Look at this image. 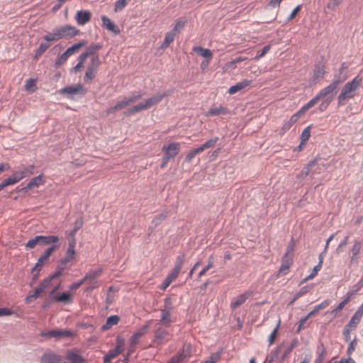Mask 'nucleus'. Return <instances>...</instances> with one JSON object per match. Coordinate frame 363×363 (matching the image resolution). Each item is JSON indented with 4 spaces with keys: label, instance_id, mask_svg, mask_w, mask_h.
<instances>
[{
    "label": "nucleus",
    "instance_id": "nucleus-1",
    "mask_svg": "<svg viewBox=\"0 0 363 363\" xmlns=\"http://www.w3.org/2000/svg\"><path fill=\"white\" fill-rule=\"evenodd\" d=\"M362 81V77L357 75L352 80L345 84L337 96V104L339 106L345 105L347 99H352L356 95V91L360 86Z\"/></svg>",
    "mask_w": 363,
    "mask_h": 363
},
{
    "label": "nucleus",
    "instance_id": "nucleus-2",
    "mask_svg": "<svg viewBox=\"0 0 363 363\" xmlns=\"http://www.w3.org/2000/svg\"><path fill=\"white\" fill-rule=\"evenodd\" d=\"M79 33V30L76 28L74 26L65 25L52 29L51 33L43 36V39L48 41H57L62 38H72L77 35Z\"/></svg>",
    "mask_w": 363,
    "mask_h": 363
},
{
    "label": "nucleus",
    "instance_id": "nucleus-3",
    "mask_svg": "<svg viewBox=\"0 0 363 363\" xmlns=\"http://www.w3.org/2000/svg\"><path fill=\"white\" fill-rule=\"evenodd\" d=\"M337 92V88L333 85L332 84H330L327 86L320 89V91L306 104L311 108L313 106H314L318 103V101L321 100V99H325L330 100V101H333Z\"/></svg>",
    "mask_w": 363,
    "mask_h": 363
},
{
    "label": "nucleus",
    "instance_id": "nucleus-4",
    "mask_svg": "<svg viewBox=\"0 0 363 363\" xmlns=\"http://www.w3.org/2000/svg\"><path fill=\"white\" fill-rule=\"evenodd\" d=\"M168 94L164 92L162 94H157L150 99H147L145 102L140 103L136 106H133L129 108L126 112V115H132L135 113L139 112L140 111L149 108L155 104H158L162 101L163 97L167 96Z\"/></svg>",
    "mask_w": 363,
    "mask_h": 363
},
{
    "label": "nucleus",
    "instance_id": "nucleus-5",
    "mask_svg": "<svg viewBox=\"0 0 363 363\" xmlns=\"http://www.w3.org/2000/svg\"><path fill=\"white\" fill-rule=\"evenodd\" d=\"M61 95L65 96L67 99H73L75 96H82L86 94V89L81 84L73 86H67L58 91Z\"/></svg>",
    "mask_w": 363,
    "mask_h": 363
},
{
    "label": "nucleus",
    "instance_id": "nucleus-6",
    "mask_svg": "<svg viewBox=\"0 0 363 363\" xmlns=\"http://www.w3.org/2000/svg\"><path fill=\"white\" fill-rule=\"evenodd\" d=\"M85 45L86 42L82 40L68 48L62 54L57 56L55 62V67L57 68L60 67L67 61L69 57L77 52L79 48L84 46Z\"/></svg>",
    "mask_w": 363,
    "mask_h": 363
},
{
    "label": "nucleus",
    "instance_id": "nucleus-7",
    "mask_svg": "<svg viewBox=\"0 0 363 363\" xmlns=\"http://www.w3.org/2000/svg\"><path fill=\"white\" fill-rule=\"evenodd\" d=\"M102 274V269L101 268L97 269H89L88 272L84 277V280L88 281L89 286L86 291H89L97 288L99 286L98 279Z\"/></svg>",
    "mask_w": 363,
    "mask_h": 363
},
{
    "label": "nucleus",
    "instance_id": "nucleus-8",
    "mask_svg": "<svg viewBox=\"0 0 363 363\" xmlns=\"http://www.w3.org/2000/svg\"><path fill=\"white\" fill-rule=\"evenodd\" d=\"M167 327H164L160 323L155 325V329L154 331L153 342L157 345H162L164 342L170 340L171 335L167 329Z\"/></svg>",
    "mask_w": 363,
    "mask_h": 363
},
{
    "label": "nucleus",
    "instance_id": "nucleus-9",
    "mask_svg": "<svg viewBox=\"0 0 363 363\" xmlns=\"http://www.w3.org/2000/svg\"><path fill=\"white\" fill-rule=\"evenodd\" d=\"M310 109L309 106L306 104L303 105L296 113L293 114L290 119L285 121L283 124V126L281 129L280 134H284L287 130H289L291 127L296 123L301 115H303L306 111Z\"/></svg>",
    "mask_w": 363,
    "mask_h": 363
},
{
    "label": "nucleus",
    "instance_id": "nucleus-10",
    "mask_svg": "<svg viewBox=\"0 0 363 363\" xmlns=\"http://www.w3.org/2000/svg\"><path fill=\"white\" fill-rule=\"evenodd\" d=\"M41 335L46 337H55L60 339L61 337H70L73 335V332L69 330H52L47 332H42Z\"/></svg>",
    "mask_w": 363,
    "mask_h": 363
},
{
    "label": "nucleus",
    "instance_id": "nucleus-11",
    "mask_svg": "<svg viewBox=\"0 0 363 363\" xmlns=\"http://www.w3.org/2000/svg\"><path fill=\"white\" fill-rule=\"evenodd\" d=\"M57 289V287H55L49 294L48 298L51 300H55L57 302H62L65 304L70 303L72 302V298L70 296L69 292L66 291L63 292L61 294H55V292Z\"/></svg>",
    "mask_w": 363,
    "mask_h": 363
},
{
    "label": "nucleus",
    "instance_id": "nucleus-12",
    "mask_svg": "<svg viewBox=\"0 0 363 363\" xmlns=\"http://www.w3.org/2000/svg\"><path fill=\"white\" fill-rule=\"evenodd\" d=\"M362 242L359 240H354L353 245L350 250V252L352 254L350 256V263L357 264L359 260V254L362 248Z\"/></svg>",
    "mask_w": 363,
    "mask_h": 363
},
{
    "label": "nucleus",
    "instance_id": "nucleus-13",
    "mask_svg": "<svg viewBox=\"0 0 363 363\" xmlns=\"http://www.w3.org/2000/svg\"><path fill=\"white\" fill-rule=\"evenodd\" d=\"M164 155L174 158L177 155L180 150V144L179 143H172L168 145H164L162 148Z\"/></svg>",
    "mask_w": 363,
    "mask_h": 363
},
{
    "label": "nucleus",
    "instance_id": "nucleus-14",
    "mask_svg": "<svg viewBox=\"0 0 363 363\" xmlns=\"http://www.w3.org/2000/svg\"><path fill=\"white\" fill-rule=\"evenodd\" d=\"M41 363H67L64 362L62 356L55 353H45L41 357Z\"/></svg>",
    "mask_w": 363,
    "mask_h": 363
},
{
    "label": "nucleus",
    "instance_id": "nucleus-15",
    "mask_svg": "<svg viewBox=\"0 0 363 363\" xmlns=\"http://www.w3.org/2000/svg\"><path fill=\"white\" fill-rule=\"evenodd\" d=\"M91 12L87 10H80L77 12L75 19L79 25H84L91 19Z\"/></svg>",
    "mask_w": 363,
    "mask_h": 363
},
{
    "label": "nucleus",
    "instance_id": "nucleus-16",
    "mask_svg": "<svg viewBox=\"0 0 363 363\" xmlns=\"http://www.w3.org/2000/svg\"><path fill=\"white\" fill-rule=\"evenodd\" d=\"M149 328V324L145 325L135 332L130 337V344L135 345L138 343L140 337L147 333Z\"/></svg>",
    "mask_w": 363,
    "mask_h": 363
},
{
    "label": "nucleus",
    "instance_id": "nucleus-17",
    "mask_svg": "<svg viewBox=\"0 0 363 363\" xmlns=\"http://www.w3.org/2000/svg\"><path fill=\"white\" fill-rule=\"evenodd\" d=\"M282 346H277L272 350L264 363H280V352Z\"/></svg>",
    "mask_w": 363,
    "mask_h": 363
},
{
    "label": "nucleus",
    "instance_id": "nucleus-18",
    "mask_svg": "<svg viewBox=\"0 0 363 363\" xmlns=\"http://www.w3.org/2000/svg\"><path fill=\"white\" fill-rule=\"evenodd\" d=\"M102 26L105 27L107 30L114 33L115 34H118L120 33V29L118 26H117L113 22L111 21L109 18L106 16H101Z\"/></svg>",
    "mask_w": 363,
    "mask_h": 363
},
{
    "label": "nucleus",
    "instance_id": "nucleus-19",
    "mask_svg": "<svg viewBox=\"0 0 363 363\" xmlns=\"http://www.w3.org/2000/svg\"><path fill=\"white\" fill-rule=\"evenodd\" d=\"M293 263V258L291 256L284 255L280 266L279 274L285 275L288 273L289 267Z\"/></svg>",
    "mask_w": 363,
    "mask_h": 363
},
{
    "label": "nucleus",
    "instance_id": "nucleus-20",
    "mask_svg": "<svg viewBox=\"0 0 363 363\" xmlns=\"http://www.w3.org/2000/svg\"><path fill=\"white\" fill-rule=\"evenodd\" d=\"M251 296V293L246 291L242 294H240L238 297L234 298L230 303V307L235 309L244 303L245 301Z\"/></svg>",
    "mask_w": 363,
    "mask_h": 363
},
{
    "label": "nucleus",
    "instance_id": "nucleus-21",
    "mask_svg": "<svg viewBox=\"0 0 363 363\" xmlns=\"http://www.w3.org/2000/svg\"><path fill=\"white\" fill-rule=\"evenodd\" d=\"M229 113V110L227 107L220 106L218 107H212L208 109L206 115L208 116H224Z\"/></svg>",
    "mask_w": 363,
    "mask_h": 363
},
{
    "label": "nucleus",
    "instance_id": "nucleus-22",
    "mask_svg": "<svg viewBox=\"0 0 363 363\" xmlns=\"http://www.w3.org/2000/svg\"><path fill=\"white\" fill-rule=\"evenodd\" d=\"M44 181L43 180L42 176L38 175L31 179V180L27 184L25 187L21 188L18 190V191H26L27 189H30L34 187H38L41 184H43Z\"/></svg>",
    "mask_w": 363,
    "mask_h": 363
},
{
    "label": "nucleus",
    "instance_id": "nucleus-23",
    "mask_svg": "<svg viewBox=\"0 0 363 363\" xmlns=\"http://www.w3.org/2000/svg\"><path fill=\"white\" fill-rule=\"evenodd\" d=\"M172 323V311H161L160 319L158 323H160L164 327H169Z\"/></svg>",
    "mask_w": 363,
    "mask_h": 363
},
{
    "label": "nucleus",
    "instance_id": "nucleus-24",
    "mask_svg": "<svg viewBox=\"0 0 363 363\" xmlns=\"http://www.w3.org/2000/svg\"><path fill=\"white\" fill-rule=\"evenodd\" d=\"M122 347L120 345H117L113 349L110 350L108 353L104 357V363L109 362L113 358L116 357L118 354L122 352Z\"/></svg>",
    "mask_w": 363,
    "mask_h": 363
},
{
    "label": "nucleus",
    "instance_id": "nucleus-25",
    "mask_svg": "<svg viewBox=\"0 0 363 363\" xmlns=\"http://www.w3.org/2000/svg\"><path fill=\"white\" fill-rule=\"evenodd\" d=\"M129 104L127 101L126 99L124 98L122 101L118 102L115 106H111L106 110V114L110 115L113 113L119 110H121L128 106Z\"/></svg>",
    "mask_w": 363,
    "mask_h": 363
},
{
    "label": "nucleus",
    "instance_id": "nucleus-26",
    "mask_svg": "<svg viewBox=\"0 0 363 363\" xmlns=\"http://www.w3.org/2000/svg\"><path fill=\"white\" fill-rule=\"evenodd\" d=\"M251 83L250 80L244 79L242 82H238L233 86H231L228 90L230 94H235L237 91L242 90V89L249 86Z\"/></svg>",
    "mask_w": 363,
    "mask_h": 363
},
{
    "label": "nucleus",
    "instance_id": "nucleus-27",
    "mask_svg": "<svg viewBox=\"0 0 363 363\" xmlns=\"http://www.w3.org/2000/svg\"><path fill=\"white\" fill-rule=\"evenodd\" d=\"M40 236V245H54L58 242L59 238L56 235H39Z\"/></svg>",
    "mask_w": 363,
    "mask_h": 363
},
{
    "label": "nucleus",
    "instance_id": "nucleus-28",
    "mask_svg": "<svg viewBox=\"0 0 363 363\" xmlns=\"http://www.w3.org/2000/svg\"><path fill=\"white\" fill-rule=\"evenodd\" d=\"M193 51L197 55L205 57L206 60H211L213 53L211 50L204 48L201 46H195L193 48Z\"/></svg>",
    "mask_w": 363,
    "mask_h": 363
},
{
    "label": "nucleus",
    "instance_id": "nucleus-29",
    "mask_svg": "<svg viewBox=\"0 0 363 363\" xmlns=\"http://www.w3.org/2000/svg\"><path fill=\"white\" fill-rule=\"evenodd\" d=\"M279 346H282L280 352V363H284L286 357L291 353L292 350L288 346V342H283Z\"/></svg>",
    "mask_w": 363,
    "mask_h": 363
},
{
    "label": "nucleus",
    "instance_id": "nucleus-30",
    "mask_svg": "<svg viewBox=\"0 0 363 363\" xmlns=\"http://www.w3.org/2000/svg\"><path fill=\"white\" fill-rule=\"evenodd\" d=\"M343 0H328V3L324 7L325 13H330L336 10Z\"/></svg>",
    "mask_w": 363,
    "mask_h": 363
},
{
    "label": "nucleus",
    "instance_id": "nucleus-31",
    "mask_svg": "<svg viewBox=\"0 0 363 363\" xmlns=\"http://www.w3.org/2000/svg\"><path fill=\"white\" fill-rule=\"evenodd\" d=\"M167 213H168L167 211H164V212L155 216V217L152 219V220L151 222L150 228L151 230H152L153 228L158 226L161 223V222L163 221L167 218Z\"/></svg>",
    "mask_w": 363,
    "mask_h": 363
},
{
    "label": "nucleus",
    "instance_id": "nucleus-32",
    "mask_svg": "<svg viewBox=\"0 0 363 363\" xmlns=\"http://www.w3.org/2000/svg\"><path fill=\"white\" fill-rule=\"evenodd\" d=\"M52 41L45 40V42L41 43L38 48L35 50L34 59H38L40 57L51 45Z\"/></svg>",
    "mask_w": 363,
    "mask_h": 363
},
{
    "label": "nucleus",
    "instance_id": "nucleus-33",
    "mask_svg": "<svg viewBox=\"0 0 363 363\" xmlns=\"http://www.w3.org/2000/svg\"><path fill=\"white\" fill-rule=\"evenodd\" d=\"M120 320V318L118 315H113L108 317L106 319V323L102 326L103 330H108L111 328L113 325H117L118 321Z\"/></svg>",
    "mask_w": 363,
    "mask_h": 363
},
{
    "label": "nucleus",
    "instance_id": "nucleus-34",
    "mask_svg": "<svg viewBox=\"0 0 363 363\" xmlns=\"http://www.w3.org/2000/svg\"><path fill=\"white\" fill-rule=\"evenodd\" d=\"M175 35L176 33H174V31L170 30L169 32L167 33L164 41L161 45V48L166 49L168 48L170 43L174 41Z\"/></svg>",
    "mask_w": 363,
    "mask_h": 363
},
{
    "label": "nucleus",
    "instance_id": "nucleus-35",
    "mask_svg": "<svg viewBox=\"0 0 363 363\" xmlns=\"http://www.w3.org/2000/svg\"><path fill=\"white\" fill-rule=\"evenodd\" d=\"M325 73V67L323 64L319 63L318 65H315L313 72V78L315 79L323 78Z\"/></svg>",
    "mask_w": 363,
    "mask_h": 363
},
{
    "label": "nucleus",
    "instance_id": "nucleus-36",
    "mask_svg": "<svg viewBox=\"0 0 363 363\" xmlns=\"http://www.w3.org/2000/svg\"><path fill=\"white\" fill-rule=\"evenodd\" d=\"M99 65H100L99 57L98 55H94L91 57V59L88 65L87 69L96 72Z\"/></svg>",
    "mask_w": 363,
    "mask_h": 363
},
{
    "label": "nucleus",
    "instance_id": "nucleus-37",
    "mask_svg": "<svg viewBox=\"0 0 363 363\" xmlns=\"http://www.w3.org/2000/svg\"><path fill=\"white\" fill-rule=\"evenodd\" d=\"M67 358L70 361L71 363H83L84 359L76 352L69 351L67 352Z\"/></svg>",
    "mask_w": 363,
    "mask_h": 363
},
{
    "label": "nucleus",
    "instance_id": "nucleus-38",
    "mask_svg": "<svg viewBox=\"0 0 363 363\" xmlns=\"http://www.w3.org/2000/svg\"><path fill=\"white\" fill-rule=\"evenodd\" d=\"M311 127L308 125L303 129L301 135V145H306L311 136Z\"/></svg>",
    "mask_w": 363,
    "mask_h": 363
},
{
    "label": "nucleus",
    "instance_id": "nucleus-39",
    "mask_svg": "<svg viewBox=\"0 0 363 363\" xmlns=\"http://www.w3.org/2000/svg\"><path fill=\"white\" fill-rule=\"evenodd\" d=\"M347 78V75H341L340 74L335 73L330 84L338 88L339 85L344 82Z\"/></svg>",
    "mask_w": 363,
    "mask_h": 363
},
{
    "label": "nucleus",
    "instance_id": "nucleus-40",
    "mask_svg": "<svg viewBox=\"0 0 363 363\" xmlns=\"http://www.w3.org/2000/svg\"><path fill=\"white\" fill-rule=\"evenodd\" d=\"M214 264V257L213 255H211L208 259V264L202 269V270L199 273L198 277L201 278L204 276L208 270L213 267Z\"/></svg>",
    "mask_w": 363,
    "mask_h": 363
},
{
    "label": "nucleus",
    "instance_id": "nucleus-41",
    "mask_svg": "<svg viewBox=\"0 0 363 363\" xmlns=\"http://www.w3.org/2000/svg\"><path fill=\"white\" fill-rule=\"evenodd\" d=\"M74 258V254H67V252H66V255L65 257L61 259L60 261V263L57 264V266L62 267V269H65L67 264L72 261Z\"/></svg>",
    "mask_w": 363,
    "mask_h": 363
},
{
    "label": "nucleus",
    "instance_id": "nucleus-42",
    "mask_svg": "<svg viewBox=\"0 0 363 363\" xmlns=\"http://www.w3.org/2000/svg\"><path fill=\"white\" fill-rule=\"evenodd\" d=\"M309 290V286H303L298 292L295 294L293 298L290 301L289 305H292L298 298L306 294Z\"/></svg>",
    "mask_w": 363,
    "mask_h": 363
},
{
    "label": "nucleus",
    "instance_id": "nucleus-43",
    "mask_svg": "<svg viewBox=\"0 0 363 363\" xmlns=\"http://www.w3.org/2000/svg\"><path fill=\"white\" fill-rule=\"evenodd\" d=\"M352 295H353V293H348L347 297L345 300L341 301L338 304V306L332 311V313L334 315H336L338 312H340L345 307V306L347 303V302L350 301V299Z\"/></svg>",
    "mask_w": 363,
    "mask_h": 363
},
{
    "label": "nucleus",
    "instance_id": "nucleus-44",
    "mask_svg": "<svg viewBox=\"0 0 363 363\" xmlns=\"http://www.w3.org/2000/svg\"><path fill=\"white\" fill-rule=\"evenodd\" d=\"M362 318V316L354 313V315L352 316L350 320L346 325H347V327H350V328L354 329L357 327V325L359 324V323L360 322Z\"/></svg>",
    "mask_w": 363,
    "mask_h": 363
},
{
    "label": "nucleus",
    "instance_id": "nucleus-45",
    "mask_svg": "<svg viewBox=\"0 0 363 363\" xmlns=\"http://www.w3.org/2000/svg\"><path fill=\"white\" fill-rule=\"evenodd\" d=\"M101 48V45L99 43L93 44L89 46L86 51L84 52L88 57L93 55L96 51Z\"/></svg>",
    "mask_w": 363,
    "mask_h": 363
},
{
    "label": "nucleus",
    "instance_id": "nucleus-46",
    "mask_svg": "<svg viewBox=\"0 0 363 363\" xmlns=\"http://www.w3.org/2000/svg\"><path fill=\"white\" fill-rule=\"evenodd\" d=\"M37 245H40V236L36 235L33 238L30 239L25 245L26 249H33Z\"/></svg>",
    "mask_w": 363,
    "mask_h": 363
},
{
    "label": "nucleus",
    "instance_id": "nucleus-47",
    "mask_svg": "<svg viewBox=\"0 0 363 363\" xmlns=\"http://www.w3.org/2000/svg\"><path fill=\"white\" fill-rule=\"evenodd\" d=\"M8 179L10 180L11 184H14L23 179V175L20 174L19 171H16L9 176Z\"/></svg>",
    "mask_w": 363,
    "mask_h": 363
},
{
    "label": "nucleus",
    "instance_id": "nucleus-48",
    "mask_svg": "<svg viewBox=\"0 0 363 363\" xmlns=\"http://www.w3.org/2000/svg\"><path fill=\"white\" fill-rule=\"evenodd\" d=\"M185 255L184 254L177 257L174 269L180 272L184 262Z\"/></svg>",
    "mask_w": 363,
    "mask_h": 363
},
{
    "label": "nucleus",
    "instance_id": "nucleus-49",
    "mask_svg": "<svg viewBox=\"0 0 363 363\" xmlns=\"http://www.w3.org/2000/svg\"><path fill=\"white\" fill-rule=\"evenodd\" d=\"M34 168V165L31 164L28 167H25L22 169L18 171L20 174H22V175H23V178H25L33 174Z\"/></svg>",
    "mask_w": 363,
    "mask_h": 363
},
{
    "label": "nucleus",
    "instance_id": "nucleus-50",
    "mask_svg": "<svg viewBox=\"0 0 363 363\" xmlns=\"http://www.w3.org/2000/svg\"><path fill=\"white\" fill-rule=\"evenodd\" d=\"M41 292L36 288L33 294L28 295L25 298V302L26 303H30L33 302L34 300L37 299Z\"/></svg>",
    "mask_w": 363,
    "mask_h": 363
},
{
    "label": "nucleus",
    "instance_id": "nucleus-51",
    "mask_svg": "<svg viewBox=\"0 0 363 363\" xmlns=\"http://www.w3.org/2000/svg\"><path fill=\"white\" fill-rule=\"evenodd\" d=\"M315 161H311L306 167H304L301 172V177L303 178L306 177L311 172V168L315 165Z\"/></svg>",
    "mask_w": 363,
    "mask_h": 363
},
{
    "label": "nucleus",
    "instance_id": "nucleus-52",
    "mask_svg": "<svg viewBox=\"0 0 363 363\" xmlns=\"http://www.w3.org/2000/svg\"><path fill=\"white\" fill-rule=\"evenodd\" d=\"M185 358V355L184 354V351L182 352H179L176 355L173 356L171 359L168 362V363H179L184 360Z\"/></svg>",
    "mask_w": 363,
    "mask_h": 363
},
{
    "label": "nucleus",
    "instance_id": "nucleus-53",
    "mask_svg": "<svg viewBox=\"0 0 363 363\" xmlns=\"http://www.w3.org/2000/svg\"><path fill=\"white\" fill-rule=\"evenodd\" d=\"M75 245H76L75 238L70 237L69 238V245H68V248L67 250V254H75V250H74Z\"/></svg>",
    "mask_w": 363,
    "mask_h": 363
},
{
    "label": "nucleus",
    "instance_id": "nucleus-54",
    "mask_svg": "<svg viewBox=\"0 0 363 363\" xmlns=\"http://www.w3.org/2000/svg\"><path fill=\"white\" fill-rule=\"evenodd\" d=\"M127 4V0H117L115 3L114 11L116 12L122 11Z\"/></svg>",
    "mask_w": 363,
    "mask_h": 363
},
{
    "label": "nucleus",
    "instance_id": "nucleus-55",
    "mask_svg": "<svg viewBox=\"0 0 363 363\" xmlns=\"http://www.w3.org/2000/svg\"><path fill=\"white\" fill-rule=\"evenodd\" d=\"M201 153L198 147L190 150L186 155L185 160L188 162H191L196 155Z\"/></svg>",
    "mask_w": 363,
    "mask_h": 363
},
{
    "label": "nucleus",
    "instance_id": "nucleus-56",
    "mask_svg": "<svg viewBox=\"0 0 363 363\" xmlns=\"http://www.w3.org/2000/svg\"><path fill=\"white\" fill-rule=\"evenodd\" d=\"M357 345V340L356 337H354L349 344L347 350V354L348 356H351V354L353 353V352L355 350V347Z\"/></svg>",
    "mask_w": 363,
    "mask_h": 363
},
{
    "label": "nucleus",
    "instance_id": "nucleus-57",
    "mask_svg": "<svg viewBox=\"0 0 363 363\" xmlns=\"http://www.w3.org/2000/svg\"><path fill=\"white\" fill-rule=\"evenodd\" d=\"M321 268H322V266L320 264L315 265L313 267L312 272L307 277H306L304 279V281L313 279L317 275L318 272L321 269Z\"/></svg>",
    "mask_w": 363,
    "mask_h": 363
},
{
    "label": "nucleus",
    "instance_id": "nucleus-58",
    "mask_svg": "<svg viewBox=\"0 0 363 363\" xmlns=\"http://www.w3.org/2000/svg\"><path fill=\"white\" fill-rule=\"evenodd\" d=\"M172 303L170 298H165L164 300V306L163 308H161L160 311H172Z\"/></svg>",
    "mask_w": 363,
    "mask_h": 363
},
{
    "label": "nucleus",
    "instance_id": "nucleus-59",
    "mask_svg": "<svg viewBox=\"0 0 363 363\" xmlns=\"http://www.w3.org/2000/svg\"><path fill=\"white\" fill-rule=\"evenodd\" d=\"M279 325H280V320H279L277 325H276V327L274 328V329L273 330V331L271 333L270 335L269 336L268 341H269V345L273 344V342H274V339H275V337L278 332Z\"/></svg>",
    "mask_w": 363,
    "mask_h": 363
},
{
    "label": "nucleus",
    "instance_id": "nucleus-60",
    "mask_svg": "<svg viewBox=\"0 0 363 363\" xmlns=\"http://www.w3.org/2000/svg\"><path fill=\"white\" fill-rule=\"evenodd\" d=\"M143 94L140 93H136L132 94L129 97H125L128 102L129 104L135 102L136 101L139 100L142 97Z\"/></svg>",
    "mask_w": 363,
    "mask_h": 363
},
{
    "label": "nucleus",
    "instance_id": "nucleus-61",
    "mask_svg": "<svg viewBox=\"0 0 363 363\" xmlns=\"http://www.w3.org/2000/svg\"><path fill=\"white\" fill-rule=\"evenodd\" d=\"M185 22H186L185 21H183V20L180 19V18L177 19V21H176L174 27L171 30L172 31H174V33H177V32L178 30H179L182 28H184V26L185 25Z\"/></svg>",
    "mask_w": 363,
    "mask_h": 363
},
{
    "label": "nucleus",
    "instance_id": "nucleus-62",
    "mask_svg": "<svg viewBox=\"0 0 363 363\" xmlns=\"http://www.w3.org/2000/svg\"><path fill=\"white\" fill-rule=\"evenodd\" d=\"M270 48H271L270 45H267L264 46L261 51L257 52V54L255 56V59L257 60V59L262 57L266 53H267L269 52Z\"/></svg>",
    "mask_w": 363,
    "mask_h": 363
},
{
    "label": "nucleus",
    "instance_id": "nucleus-63",
    "mask_svg": "<svg viewBox=\"0 0 363 363\" xmlns=\"http://www.w3.org/2000/svg\"><path fill=\"white\" fill-rule=\"evenodd\" d=\"M349 238H350L349 235L345 236L344 238V239L340 242V244L338 245V246L336 249V251L337 253L340 252L342 251V249L347 245L348 241H349Z\"/></svg>",
    "mask_w": 363,
    "mask_h": 363
},
{
    "label": "nucleus",
    "instance_id": "nucleus-64",
    "mask_svg": "<svg viewBox=\"0 0 363 363\" xmlns=\"http://www.w3.org/2000/svg\"><path fill=\"white\" fill-rule=\"evenodd\" d=\"M294 250V240L292 239L287 246L286 251L284 255L291 256L293 257Z\"/></svg>",
    "mask_w": 363,
    "mask_h": 363
}]
</instances>
